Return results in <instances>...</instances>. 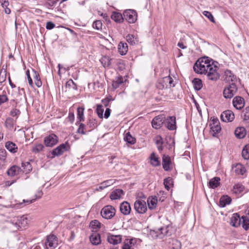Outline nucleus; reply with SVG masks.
<instances>
[{"label":"nucleus","mask_w":249,"mask_h":249,"mask_svg":"<svg viewBox=\"0 0 249 249\" xmlns=\"http://www.w3.org/2000/svg\"><path fill=\"white\" fill-rule=\"evenodd\" d=\"M92 27L94 29L99 30L102 29V22L100 20H97L93 22Z\"/></svg>","instance_id":"nucleus-54"},{"label":"nucleus","mask_w":249,"mask_h":249,"mask_svg":"<svg viewBox=\"0 0 249 249\" xmlns=\"http://www.w3.org/2000/svg\"><path fill=\"white\" fill-rule=\"evenodd\" d=\"M174 80L170 76H165L158 80L156 87L159 89H164L171 88L175 86L173 84Z\"/></svg>","instance_id":"nucleus-3"},{"label":"nucleus","mask_w":249,"mask_h":249,"mask_svg":"<svg viewBox=\"0 0 249 249\" xmlns=\"http://www.w3.org/2000/svg\"><path fill=\"white\" fill-rule=\"evenodd\" d=\"M220 178L219 177H214L211 179L208 182V186L210 188L215 189L220 184Z\"/></svg>","instance_id":"nucleus-26"},{"label":"nucleus","mask_w":249,"mask_h":249,"mask_svg":"<svg viewBox=\"0 0 249 249\" xmlns=\"http://www.w3.org/2000/svg\"><path fill=\"white\" fill-rule=\"evenodd\" d=\"M242 117L244 121L249 120V106H248L244 109L242 112Z\"/></svg>","instance_id":"nucleus-49"},{"label":"nucleus","mask_w":249,"mask_h":249,"mask_svg":"<svg viewBox=\"0 0 249 249\" xmlns=\"http://www.w3.org/2000/svg\"><path fill=\"white\" fill-rule=\"evenodd\" d=\"M120 210L123 214H129L131 211V207L129 203L126 201L122 202L120 205Z\"/></svg>","instance_id":"nucleus-20"},{"label":"nucleus","mask_w":249,"mask_h":249,"mask_svg":"<svg viewBox=\"0 0 249 249\" xmlns=\"http://www.w3.org/2000/svg\"><path fill=\"white\" fill-rule=\"evenodd\" d=\"M5 147L9 152L12 153H15L17 152L18 146L17 145L10 141H8L5 143Z\"/></svg>","instance_id":"nucleus-31"},{"label":"nucleus","mask_w":249,"mask_h":249,"mask_svg":"<svg viewBox=\"0 0 249 249\" xmlns=\"http://www.w3.org/2000/svg\"><path fill=\"white\" fill-rule=\"evenodd\" d=\"M115 209L110 205L105 206L101 211V214L103 218L111 219L115 214Z\"/></svg>","instance_id":"nucleus-7"},{"label":"nucleus","mask_w":249,"mask_h":249,"mask_svg":"<svg viewBox=\"0 0 249 249\" xmlns=\"http://www.w3.org/2000/svg\"><path fill=\"white\" fill-rule=\"evenodd\" d=\"M124 140L127 143L134 144L136 142V139L132 137L130 134V132H128L125 134V135L124 138Z\"/></svg>","instance_id":"nucleus-42"},{"label":"nucleus","mask_w":249,"mask_h":249,"mask_svg":"<svg viewBox=\"0 0 249 249\" xmlns=\"http://www.w3.org/2000/svg\"><path fill=\"white\" fill-rule=\"evenodd\" d=\"M205 16L207 17L211 21L214 22V19L212 14L208 11H204L203 13Z\"/></svg>","instance_id":"nucleus-58"},{"label":"nucleus","mask_w":249,"mask_h":249,"mask_svg":"<svg viewBox=\"0 0 249 249\" xmlns=\"http://www.w3.org/2000/svg\"><path fill=\"white\" fill-rule=\"evenodd\" d=\"M165 121V117L163 115L156 116L152 121V127L155 129L160 128Z\"/></svg>","instance_id":"nucleus-13"},{"label":"nucleus","mask_w":249,"mask_h":249,"mask_svg":"<svg viewBox=\"0 0 249 249\" xmlns=\"http://www.w3.org/2000/svg\"><path fill=\"white\" fill-rule=\"evenodd\" d=\"M224 80L229 84H236L238 79L236 76L231 72V71L227 70L225 71L223 76Z\"/></svg>","instance_id":"nucleus-12"},{"label":"nucleus","mask_w":249,"mask_h":249,"mask_svg":"<svg viewBox=\"0 0 249 249\" xmlns=\"http://www.w3.org/2000/svg\"><path fill=\"white\" fill-rule=\"evenodd\" d=\"M242 156L244 160L249 158V144H247L244 147L242 152Z\"/></svg>","instance_id":"nucleus-45"},{"label":"nucleus","mask_w":249,"mask_h":249,"mask_svg":"<svg viewBox=\"0 0 249 249\" xmlns=\"http://www.w3.org/2000/svg\"><path fill=\"white\" fill-rule=\"evenodd\" d=\"M232 104L236 109L240 110L242 109L245 106V100L243 97L237 96L233 99Z\"/></svg>","instance_id":"nucleus-16"},{"label":"nucleus","mask_w":249,"mask_h":249,"mask_svg":"<svg viewBox=\"0 0 249 249\" xmlns=\"http://www.w3.org/2000/svg\"><path fill=\"white\" fill-rule=\"evenodd\" d=\"M8 101V98L6 94L0 95V105Z\"/></svg>","instance_id":"nucleus-62"},{"label":"nucleus","mask_w":249,"mask_h":249,"mask_svg":"<svg viewBox=\"0 0 249 249\" xmlns=\"http://www.w3.org/2000/svg\"><path fill=\"white\" fill-rule=\"evenodd\" d=\"M8 222L11 224L16 230H22L27 226L28 219L24 215L22 216H15L9 220Z\"/></svg>","instance_id":"nucleus-2"},{"label":"nucleus","mask_w":249,"mask_h":249,"mask_svg":"<svg viewBox=\"0 0 249 249\" xmlns=\"http://www.w3.org/2000/svg\"><path fill=\"white\" fill-rule=\"evenodd\" d=\"M6 151L4 149H0V162L5 160Z\"/></svg>","instance_id":"nucleus-56"},{"label":"nucleus","mask_w":249,"mask_h":249,"mask_svg":"<svg viewBox=\"0 0 249 249\" xmlns=\"http://www.w3.org/2000/svg\"><path fill=\"white\" fill-rule=\"evenodd\" d=\"M181 243L177 239H172L170 248L172 249H180L181 248Z\"/></svg>","instance_id":"nucleus-46"},{"label":"nucleus","mask_w":249,"mask_h":249,"mask_svg":"<svg viewBox=\"0 0 249 249\" xmlns=\"http://www.w3.org/2000/svg\"><path fill=\"white\" fill-rule=\"evenodd\" d=\"M230 224L234 227L237 228L241 224V217L238 213H234L232 214L230 218Z\"/></svg>","instance_id":"nucleus-18"},{"label":"nucleus","mask_w":249,"mask_h":249,"mask_svg":"<svg viewBox=\"0 0 249 249\" xmlns=\"http://www.w3.org/2000/svg\"><path fill=\"white\" fill-rule=\"evenodd\" d=\"M20 114V111L19 109L17 108H13L10 111V115L15 117L18 116Z\"/></svg>","instance_id":"nucleus-59"},{"label":"nucleus","mask_w":249,"mask_h":249,"mask_svg":"<svg viewBox=\"0 0 249 249\" xmlns=\"http://www.w3.org/2000/svg\"><path fill=\"white\" fill-rule=\"evenodd\" d=\"M231 202V198L227 195L222 196L219 202V205L221 207H225L226 205H229Z\"/></svg>","instance_id":"nucleus-24"},{"label":"nucleus","mask_w":249,"mask_h":249,"mask_svg":"<svg viewBox=\"0 0 249 249\" xmlns=\"http://www.w3.org/2000/svg\"><path fill=\"white\" fill-rule=\"evenodd\" d=\"M111 18L116 22L121 23L124 20V16L121 13L115 12L112 14Z\"/></svg>","instance_id":"nucleus-35"},{"label":"nucleus","mask_w":249,"mask_h":249,"mask_svg":"<svg viewBox=\"0 0 249 249\" xmlns=\"http://www.w3.org/2000/svg\"><path fill=\"white\" fill-rule=\"evenodd\" d=\"M26 74L27 75V79H28V83L30 85V86L32 87H33V85H34V83H33V80H32V79L31 78V76H30V71H29V70H28L26 71Z\"/></svg>","instance_id":"nucleus-61"},{"label":"nucleus","mask_w":249,"mask_h":249,"mask_svg":"<svg viewBox=\"0 0 249 249\" xmlns=\"http://www.w3.org/2000/svg\"><path fill=\"white\" fill-rule=\"evenodd\" d=\"M62 153V143L60 144L56 148L53 149L51 152L53 157L61 155Z\"/></svg>","instance_id":"nucleus-44"},{"label":"nucleus","mask_w":249,"mask_h":249,"mask_svg":"<svg viewBox=\"0 0 249 249\" xmlns=\"http://www.w3.org/2000/svg\"><path fill=\"white\" fill-rule=\"evenodd\" d=\"M55 27V24L52 21H48L46 23V28L48 30H51Z\"/></svg>","instance_id":"nucleus-64"},{"label":"nucleus","mask_w":249,"mask_h":249,"mask_svg":"<svg viewBox=\"0 0 249 249\" xmlns=\"http://www.w3.org/2000/svg\"><path fill=\"white\" fill-rule=\"evenodd\" d=\"M58 142L57 136L53 133L46 136L44 139V143L47 147H53Z\"/></svg>","instance_id":"nucleus-9"},{"label":"nucleus","mask_w":249,"mask_h":249,"mask_svg":"<svg viewBox=\"0 0 249 249\" xmlns=\"http://www.w3.org/2000/svg\"><path fill=\"white\" fill-rule=\"evenodd\" d=\"M115 181L113 179H108L101 183L100 185L96 189L97 191H101L105 188L114 184Z\"/></svg>","instance_id":"nucleus-28"},{"label":"nucleus","mask_w":249,"mask_h":249,"mask_svg":"<svg viewBox=\"0 0 249 249\" xmlns=\"http://www.w3.org/2000/svg\"><path fill=\"white\" fill-rule=\"evenodd\" d=\"M85 127L86 125L84 124L80 123L77 130V133L83 135L86 134V132L84 131Z\"/></svg>","instance_id":"nucleus-55"},{"label":"nucleus","mask_w":249,"mask_h":249,"mask_svg":"<svg viewBox=\"0 0 249 249\" xmlns=\"http://www.w3.org/2000/svg\"><path fill=\"white\" fill-rule=\"evenodd\" d=\"M107 241L112 244L117 245L121 243L122 241V237L120 235L109 234L107 236Z\"/></svg>","instance_id":"nucleus-21"},{"label":"nucleus","mask_w":249,"mask_h":249,"mask_svg":"<svg viewBox=\"0 0 249 249\" xmlns=\"http://www.w3.org/2000/svg\"><path fill=\"white\" fill-rule=\"evenodd\" d=\"M246 170L244 167L241 164H237L235 166V172L238 175H243Z\"/></svg>","instance_id":"nucleus-43"},{"label":"nucleus","mask_w":249,"mask_h":249,"mask_svg":"<svg viewBox=\"0 0 249 249\" xmlns=\"http://www.w3.org/2000/svg\"><path fill=\"white\" fill-rule=\"evenodd\" d=\"M44 146L41 143L36 144L35 146L33 147L32 152L35 153H39L43 150Z\"/></svg>","instance_id":"nucleus-50"},{"label":"nucleus","mask_w":249,"mask_h":249,"mask_svg":"<svg viewBox=\"0 0 249 249\" xmlns=\"http://www.w3.org/2000/svg\"><path fill=\"white\" fill-rule=\"evenodd\" d=\"M247 131L243 126L238 127L234 131L235 136L238 139L244 138L247 135Z\"/></svg>","instance_id":"nucleus-22"},{"label":"nucleus","mask_w":249,"mask_h":249,"mask_svg":"<svg viewBox=\"0 0 249 249\" xmlns=\"http://www.w3.org/2000/svg\"><path fill=\"white\" fill-rule=\"evenodd\" d=\"M5 124L6 127L12 128L14 126V120L12 118H8L6 120Z\"/></svg>","instance_id":"nucleus-53"},{"label":"nucleus","mask_w":249,"mask_h":249,"mask_svg":"<svg viewBox=\"0 0 249 249\" xmlns=\"http://www.w3.org/2000/svg\"><path fill=\"white\" fill-rule=\"evenodd\" d=\"M22 167L24 170L23 172L26 174L29 173L32 170V167L29 161L22 162Z\"/></svg>","instance_id":"nucleus-41"},{"label":"nucleus","mask_w":249,"mask_h":249,"mask_svg":"<svg viewBox=\"0 0 249 249\" xmlns=\"http://www.w3.org/2000/svg\"><path fill=\"white\" fill-rule=\"evenodd\" d=\"M58 0H47L46 1V4L49 6H54Z\"/></svg>","instance_id":"nucleus-63"},{"label":"nucleus","mask_w":249,"mask_h":249,"mask_svg":"<svg viewBox=\"0 0 249 249\" xmlns=\"http://www.w3.org/2000/svg\"><path fill=\"white\" fill-rule=\"evenodd\" d=\"M151 164L153 166H158L160 164L159 158L156 156L154 153H152L150 156Z\"/></svg>","instance_id":"nucleus-37"},{"label":"nucleus","mask_w":249,"mask_h":249,"mask_svg":"<svg viewBox=\"0 0 249 249\" xmlns=\"http://www.w3.org/2000/svg\"><path fill=\"white\" fill-rule=\"evenodd\" d=\"M42 192L41 191H39L37 192V194L35 195V198L32 199H23L22 200V202H19L18 203H17L16 204V205H17V208H22L27 205H29L34 202L37 198H40L42 196Z\"/></svg>","instance_id":"nucleus-15"},{"label":"nucleus","mask_w":249,"mask_h":249,"mask_svg":"<svg viewBox=\"0 0 249 249\" xmlns=\"http://www.w3.org/2000/svg\"><path fill=\"white\" fill-rule=\"evenodd\" d=\"M126 41L131 45L135 44L137 41L136 38H135L134 36L133 35H128L126 36Z\"/></svg>","instance_id":"nucleus-51"},{"label":"nucleus","mask_w":249,"mask_h":249,"mask_svg":"<svg viewBox=\"0 0 249 249\" xmlns=\"http://www.w3.org/2000/svg\"><path fill=\"white\" fill-rule=\"evenodd\" d=\"M241 224L242 228L247 231L249 229V218L247 216H243L241 217Z\"/></svg>","instance_id":"nucleus-39"},{"label":"nucleus","mask_w":249,"mask_h":249,"mask_svg":"<svg viewBox=\"0 0 249 249\" xmlns=\"http://www.w3.org/2000/svg\"><path fill=\"white\" fill-rule=\"evenodd\" d=\"M165 125L170 130H175L176 129V121L175 116H169L164 121Z\"/></svg>","instance_id":"nucleus-17"},{"label":"nucleus","mask_w":249,"mask_h":249,"mask_svg":"<svg viewBox=\"0 0 249 249\" xmlns=\"http://www.w3.org/2000/svg\"><path fill=\"white\" fill-rule=\"evenodd\" d=\"M244 186L241 184H235L232 189V192L235 194L238 195L243 192Z\"/></svg>","instance_id":"nucleus-40"},{"label":"nucleus","mask_w":249,"mask_h":249,"mask_svg":"<svg viewBox=\"0 0 249 249\" xmlns=\"http://www.w3.org/2000/svg\"><path fill=\"white\" fill-rule=\"evenodd\" d=\"M57 237L53 234H51L47 236L45 245L47 249L54 248L57 245Z\"/></svg>","instance_id":"nucleus-11"},{"label":"nucleus","mask_w":249,"mask_h":249,"mask_svg":"<svg viewBox=\"0 0 249 249\" xmlns=\"http://www.w3.org/2000/svg\"><path fill=\"white\" fill-rule=\"evenodd\" d=\"M209 126L210 127V133L213 137H216L221 130L220 122L217 118H211Z\"/></svg>","instance_id":"nucleus-4"},{"label":"nucleus","mask_w":249,"mask_h":249,"mask_svg":"<svg viewBox=\"0 0 249 249\" xmlns=\"http://www.w3.org/2000/svg\"><path fill=\"white\" fill-rule=\"evenodd\" d=\"M57 67H58V70L57 71V75H55L53 76V79L54 80L55 84L56 83V82H57L58 88L59 89L60 85V81L61 80V64H59L58 65Z\"/></svg>","instance_id":"nucleus-33"},{"label":"nucleus","mask_w":249,"mask_h":249,"mask_svg":"<svg viewBox=\"0 0 249 249\" xmlns=\"http://www.w3.org/2000/svg\"><path fill=\"white\" fill-rule=\"evenodd\" d=\"M124 193L122 189H116L111 192L110 195V198L111 200H116L120 199L122 196L124 195Z\"/></svg>","instance_id":"nucleus-23"},{"label":"nucleus","mask_w":249,"mask_h":249,"mask_svg":"<svg viewBox=\"0 0 249 249\" xmlns=\"http://www.w3.org/2000/svg\"><path fill=\"white\" fill-rule=\"evenodd\" d=\"M20 170L21 168L19 166L13 165L8 169L7 174L9 176L14 177L18 175Z\"/></svg>","instance_id":"nucleus-25"},{"label":"nucleus","mask_w":249,"mask_h":249,"mask_svg":"<svg viewBox=\"0 0 249 249\" xmlns=\"http://www.w3.org/2000/svg\"><path fill=\"white\" fill-rule=\"evenodd\" d=\"M168 227L165 226L159 229L156 232V233H157L156 236L159 238H162L163 236L167 235L168 232Z\"/></svg>","instance_id":"nucleus-30"},{"label":"nucleus","mask_w":249,"mask_h":249,"mask_svg":"<svg viewBox=\"0 0 249 249\" xmlns=\"http://www.w3.org/2000/svg\"><path fill=\"white\" fill-rule=\"evenodd\" d=\"M208 57H204L198 59L194 64V71L199 74H206L209 68L212 67V62Z\"/></svg>","instance_id":"nucleus-1"},{"label":"nucleus","mask_w":249,"mask_h":249,"mask_svg":"<svg viewBox=\"0 0 249 249\" xmlns=\"http://www.w3.org/2000/svg\"><path fill=\"white\" fill-rule=\"evenodd\" d=\"M84 107H79L77 109V118L79 122L84 121Z\"/></svg>","instance_id":"nucleus-38"},{"label":"nucleus","mask_w":249,"mask_h":249,"mask_svg":"<svg viewBox=\"0 0 249 249\" xmlns=\"http://www.w3.org/2000/svg\"><path fill=\"white\" fill-rule=\"evenodd\" d=\"M136 239L135 238H132L130 239H127L125 241V243H127L129 245V246L131 247V248L135 245V244H136Z\"/></svg>","instance_id":"nucleus-57"},{"label":"nucleus","mask_w":249,"mask_h":249,"mask_svg":"<svg viewBox=\"0 0 249 249\" xmlns=\"http://www.w3.org/2000/svg\"><path fill=\"white\" fill-rule=\"evenodd\" d=\"M65 88L69 90L70 89H76V86L73 82V80L70 79L66 83Z\"/></svg>","instance_id":"nucleus-47"},{"label":"nucleus","mask_w":249,"mask_h":249,"mask_svg":"<svg viewBox=\"0 0 249 249\" xmlns=\"http://www.w3.org/2000/svg\"><path fill=\"white\" fill-rule=\"evenodd\" d=\"M104 111V109L103 108V106L101 105H98L97 106L96 112L99 118H103Z\"/></svg>","instance_id":"nucleus-52"},{"label":"nucleus","mask_w":249,"mask_h":249,"mask_svg":"<svg viewBox=\"0 0 249 249\" xmlns=\"http://www.w3.org/2000/svg\"><path fill=\"white\" fill-rule=\"evenodd\" d=\"M218 68L213 62H212V67L209 68L206 74L207 78L212 81H216L219 78V74L217 72Z\"/></svg>","instance_id":"nucleus-6"},{"label":"nucleus","mask_w":249,"mask_h":249,"mask_svg":"<svg viewBox=\"0 0 249 249\" xmlns=\"http://www.w3.org/2000/svg\"><path fill=\"white\" fill-rule=\"evenodd\" d=\"M162 160L163 169L166 171H170L172 168L170 166L171 164V158L168 155H163Z\"/></svg>","instance_id":"nucleus-19"},{"label":"nucleus","mask_w":249,"mask_h":249,"mask_svg":"<svg viewBox=\"0 0 249 249\" xmlns=\"http://www.w3.org/2000/svg\"><path fill=\"white\" fill-rule=\"evenodd\" d=\"M147 201L149 209L152 210L156 207L157 203V199L156 196L148 197Z\"/></svg>","instance_id":"nucleus-34"},{"label":"nucleus","mask_w":249,"mask_h":249,"mask_svg":"<svg viewBox=\"0 0 249 249\" xmlns=\"http://www.w3.org/2000/svg\"><path fill=\"white\" fill-rule=\"evenodd\" d=\"M192 83L195 89L197 91L200 90L202 88V82L199 78H194L192 81Z\"/></svg>","instance_id":"nucleus-36"},{"label":"nucleus","mask_w":249,"mask_h":249,"mask_svg":"<svg viewBox=\"0 0 249 249\" xmlns=\"http://www.w3.org/2000/svg\"><path fill=\"white\" fill-rule=\"evenodd\" d=\"M238 88L236 84H230L223 90L224 97L226 99H231L236 93Z\"/></svg>","instance_id":"nucleus-5"},{"label":"nucleus","mask_w":249,"mask_h":249,"mask_svg":"<svg viewBox=\"0 0 249 249\" xmlns=\"http://www.w3.org/2000/svg\"><path fill=\"white\" fill-rule=\"evenodd\" d=\"M173 179L171 177H168L164 179V187L168 191L170 190V186L173 184Z\"/></svg>","instance_id":"nucleus-48"},{"label":"nucleus","mask_w":249,"mask_h":249,"mask_svg":"<svg viewBox=\"0 0 249 249\" xmlns=\"http://www.w3.org/2000/svg\"><path fill=\"white\" fill-rule=\"evenodd\" d=\"M134 209L139 213H144L147 211V206L145 201L139 199L134 203Z\"/></svg>","instance_id":"nucleus-10"},{"label":"nucleus","mask_w":249,"mask_h":249,"mask_svg":"<svg viewBox=\"0 0 249 249\" xmlns=\"http://www.w3.org/2000/svg\"><path fill=\"white\" fill-rule=\"evenodd\" d=\"M124 19V18L130 23H134L137 19V14L134 10L127 9L123 13Z\"/></svg>","instance_id":"nucleus-8"},{"label":"nucleus","mask_w":249,"mask_h":249,"mask_svg":"<svg viewBox=\"0 0 249 249\" xmlns=\"http://www.w3.org/2000/svg\"><path fill=\"white\" fill-rule=\"evenodd\" d=\"M89 239L92 245H98L101 243V237L98 233H93L90 236Z\"/></svg>","instance_id":"nucleus-27"},{"label":"nucleus","mask_w":249,"mask_h":249,"mask_svg":"<svg viewBox=\"0 0 249 249\" xmlns=\"http://www.w3.org/2000/svg\"><path fill=\"white\" fill-rule=\"evenodd\" d=\"M74 120V115L73 112L70 111L68 117L66 118V121H69L72 123Z\"/></svg>","instance_id":"nucleus-60"},{"label":"nucleus","mask_w":249,"mask_h":249,"mask_svg":"<svg viewBox=\"0 0 249 249\" xmlns=\"http://www.w3.org/2000/svg\"><path fill=\"white\" fill-rule=\"evenodd\" d=\"M118 52L121 55H124L128 51V46L126 43L120 42L118 46Z\"/></svg>","instance_id":"nucleus-29"},{"label":"nucleus","mask_w":249,"mask_h":249,"mask_svg":"<svg viewBox=\"0 0 249 249\" xmlns=\"http://www.w3.org/2000/svg\"><path fill=\"white\" fill-rule=\"evenodd\" d=\"M220 119L224 122H231L234 119V114L230 110H225L221 113Z\"/></svg>","instance_id":"nucleus-14"},{"label":"nucleus","mask_w":249,"mask_h":249,"mask_svg":"<svg viewBox=\"0 0 249 249\" xmlns=\"http://www.w3.org/2000/svg\"><path fill=\"white\" fill-rule=\"evenodd\" d=\"M33 78L35 81V84L38 88H40L42 86V82L40 78L39 73L35 70L33 69Z\"/></svg>","instance_id":"nucleus-32"}]
</instances>
